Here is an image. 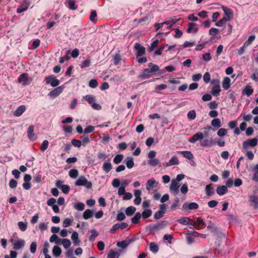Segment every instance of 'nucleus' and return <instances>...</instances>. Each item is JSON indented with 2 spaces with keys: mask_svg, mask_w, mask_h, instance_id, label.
I'll list each match as a JSON object with an SVG mask.
<instances>
[{
  "mask_svg": "<svg viewBox=\"0 0 258 258\" xmlns=\"http://www.w3.org/2000/svg\"><path fill=\"white\" fill-rule=\"evenodd\" d=\"M75 184L77 186H84L88 189L92 188V182L88 181L84 176H80L76 181Z\"/></svg>",
  "mask_w": 258,
  "mask_h": 258,
  "instance_id": "nucleus-1",
  "label": "nucleus"
},
{
  "mask_svg": "<svg viewBox=\"0 0 258 258\" xmlns=\"http://www.w3.org/2000/svg\"><path fill=\"white\" fill-rule=\"evenodd\" d=\"M167 224V221H162L156 224L149 225L148 228L150 232L157 231L164 228Z\"/></svg>",
  "mask_w": 258,
  "mask_h": 258,
  "instance_id": "nucleus-2",
  "label": "nucleus"
},
{
  "mask_svg": "<svg viewBox=\"0 0 258 258\" xmlns=\"http://www.w3.org/2000/svg\"><path fill=\"white\" fill-rule=\"evenodd\" d=\"M32 81V78L28 76V74L23 73L20 75L18 82L19 83H21L23 86H26L29 85Z\"/></svg>",
  "mask_w": 258,
  "mask_h": 258,
  "instance_id": "nucleus-3",
  "label": "nucleus"
},
{
  "mask_svg": "<svg viewBox=\"0 0 258 258\" xmlns=\"http://www.w3.org/2000/svg\"><path fill=\"white\" fill-rule=\"evenodd\" d=\"M85 100L91 105L95 109L100 110L101 106L99 104L95 103V97L92 95H87L83 97Z\"/></svg>",
  "mask_w": 258,
  "mask_h": 258,
  "instance_id": "nucleus-4",
  "label": "nucleus"
},
{
  "mask_svg": "<svg viewBox=\"0 0 258 258\" xmlns=\"http://www.w3.org/2000/svg\"><path fill=\"white\" fill-rule=\"evenodd\" d=\"M258 139L256 138L247 139L243 142L242 147L244 149H246L249 147H254L257 145Z\"/></svg>",
  "mask_w": 258,
  "mask_h": 258,
  "instance_id": "nucleus-5",
  "label": "nucleus"
},
{
  "mask_svg": "<svg viewBox=\"0 0 258 258\" xmlns=\"http://www.w3.org/2000/svg\"><path fill=\"white\" fill-rule=\"evenodd\" d=\"M158 182L154 178L148 179L146 182V189L150 192L154 188H157Z\"/></svg>",
  "mask_w": 258,
  "mask_h": 258,
  "instance_id": "nucleus-6",
  "label": "nucleus"
},
{
  "mask_svg": "<svg viewBox=\"0 0 258 258\" xmlns=\"http://www.w3.org/2000/svg\"><path fill=\"white\" fill-rule=\"evenodd\" d=\"M46 84H50L52 87H56L60 84L59 80L55 78L53 75H50L45 78Z\"/></svg>",
  "mask_w": 258,
  "mask_h": 258,
  "instance_id": "nucleus-7",
  "label": "nucleus"
},
{
  "mask_svg": "<svg viewBox=\"0 0 258 258\" xmlns=\"http://www.w3.org/2000/svg\"><path fill=\"white\" fill-rule=\"evenodd\" d=\"M180 184L175 179L171 180V184L170 185V190L172 193L174 195H176L179 193V187Z\"/></svg>",
  "mask_w": 258,
  "mask_h": 258,
  "instance_id": "nucleus-8",
  "label": "nucleus"
},
{
  "mask_svg": "<svg viewBox=\"0 0 258 258\" xmlns=\"http://www.w3.org/2000/svg\"><path fill=\"white\" fill-rule=\"evenodd\" d=\"M199 205L195 202H185L182 206L183 210H193L199 208Z\"/></svg>",
  "mask_w": 258,
  "mask_h": 258,
  "instance_id": "nucleus-9",
  "label": "nucleus"
},
{
  "mask_svg": "<svg viewBox=\"0 0 258 258\" xmlns=\"http://www.w3.org/2000/svg\"><path fill=\"white\" fill-rule=\"evenodd\" d=\"M136 51V56L139 57L145 53V48L139 43H136L134 46Z\"/></svg>",
  "mask_w": 258,
  "mask_h": 258,
  "instance_id": "nucleus-10",
  "label": "nucleus"
},
{
  "mask_svg": "<svg viewBox=\"0 0 258 258\" xmlns=\"http://www.w3.org/2000/svg\"><path fill=\"white\" fill-rule=\"evenodd\" d=\"M128 224L126 223H117L113 225L111 228L110 232L111 233H114L116 230L120 229H123L127 227Z\"/></svg>",
  "mask_w": 258,
  "mask_h": 258,
  "instance_id": "nucleus-11",
  "label": "nucleus"
},
{
  "mask_svg": "<svg viewBox=\"0 0 258 258\" xmlns=\"http://www.w3.org/2000/svg\"><path fill=\"white\" fill-rule=\"evenodd\" d=\"M64 89V86H59L53 90L51 91L48 95L51 97L54 98L58 96L60 93H62L63 90Z\"/></svg>",
  "mask_w": 258,
  "mask_h": 258,
  "instance_id": "nucleus-12",
  "label": "nucleus"
},
{
  "mask_svg": "<svg viewBox=\"0 0 258 258\" xmlns=\"http://www.w3.org/2000/svg\"><path fill=\"white\" fill-rule=\"evenodd\" d=\"M204 138V134L198 132L195 134L192 137L188 139V141L191 143H195L197 141H201Z\"/></svg>",
  "mask_w": 258,
  "mask_h": 258,
  "instance_id": "nucleus-13",
  "label": "nucleus"
},
{
  "mask_svg": "<svg viewBox=\"0 0 258 258\" xmlns=\"http://www.w3.org/2000/svg\"><path fill=\"white\" fill-rule=\"evenodd\" d=\"M191 225L195 227L197 230H200L202 229V228L200 227V226H204L205 222L201 218L199 217L195 221H194L191 220Z\"/></svg>",
  "mask_w": 258,
  "mask_h": 258,
  "instance_id": "nucleus-14",
  "label": "nucleus"
},
{
  "mask_svg": "<svg viewBox=\"0 0 258 258\" xmlns=\"http://www.w3.org/2000/svg\"><path fill=\"white\" fill-rule=\"evenodd\" d=\"M253 93V89L250 84H247L242 91V94L246 95L247 97L250 96Z\"/></svg>",
  "mask_w": 258,
  "mask_h": 258,
  "instance_id": "nucleus-15",
  "label": "nucleus"
},
{
  "mask_svg": "<svg viewBox=\"0 0 258 258\" xmlns=\"http://www.w3.org/2000/svg\"><path fill=\"white\" fill-rule=\"evenodd\" d=\"M29 4L27 2H24L23 3L21 4L17 8V13L18 14H20L27 11L29 8Z\"/></svg>",
  "mask_w": 258,
  "mask_h": 258,
  "instance_id": "nucleus-16",
  "label": "nucleus"
},
{
  "mask_svg": "<svg viewBox=\"0 0 258 258\" xmlns=\"http://www.w3.org/2000/svg\"><path fill=\"white\" fill-rule=\"evenodd\" d=\"M25 241L24 240L20 239L17 240L13 244V249L15 250H19L24 247Z\"/></svg>",
  "mask_w": 258,
  "mask_h": 258,
  "instance_id": "nucleus-17",
  "label": "nucleus"
},
{
  "mask_svg": "<svg viewBox=\"0 0 258 258\" xmlns=\"http://www.w3.org/2000/svg\"><path fill=\"white\" fill-rule=\"evenodd\" d=\"M152 76V73L149 69L144 70L142 74L139 76V78L142 80H145L150 78Z\"/></svg>",
  "mask_w": 258,
  "mask_h": 258,
  "instance_id": "nucleus-18",
  "label": "nucleus"
},
{
  "mask_svg": "<svg viewBox=\"0 0 258 258\" xmlns=\"http://www.w3.org/2000/svg\"><path fill=\"white\" fill-rule=\"evenodd\" d=\"M199 30V28L197 25L194 23H189L188 24V27L187 29V32L188 33H194L196 34Z\"/></svg>",
  "mask_w": 258,
  "mask_h": 258,
  "instance_id": "nucleus-19",
  "label": "nucleus"
},
{
  "mask_svg": "<svg viewBox=\"0 0 258 258\" xmlns=\"http://www.w3.org/2000/svg\"><path fill=\"white\" fill-rule=\"evenodd\" d=\"M179 164V161L177 157L175 156H172L169 161L166 163L165 166L169 167L172 165H177Z\"/></svg>",
  "mask_w": 258,
  "mask_h": 258,
  "instance_id": "nucleus-20",
  "label": "nucleus"
},
{
  "mask_svg": "<svg viewBox=\"0 0 258 258\" xmlns=\"http://www.w3.org/2000/svg\"><path fill=\"white\" fill-rule=\"evenodd\" d=\"M26 107L25 105H22L19 106L16 110L14 111L13 114L15 116H21L26 110Z\"/></svg>",
  "mask_w": 258,
  "mask_h": 258,
  "instance_id": "nucleus-21",
  "label": "nucleus"
},
{
  "mask_svg": "<svg viewBox=\"0 0 258 258\" xmlns=\"http://www.w3.org/2000/svg\"><path fill=\"white\" fill-rule=\"evenodd\" d=\"M177 153L182 155L184 158L188 160H192L194 158L192 153L189 151H177Z\"/></svg>",
  "mask_w": 258,
  "mask_h": 258,
  "instance_id": "nucleus-22",
  "label": "nucleus"
},
{
  "mask_svg": "<svg viewBox=\"0 0 258 258\" xmlns=\"http://www.w3.org/2000/svg\"><path fill=\"white\" fill-rule=\"evenodd\" d=\"M221 9L224 11L225 17H227L231 19H232L233 13L230 9L224 6H222Z\"/></svg>",
  "mask_w": 258,
  "mask_h": 258,
  "instance_id": "nucleus-23",
  "label": "nucleus"
},
{
  "mask_svg": "<svg viewBox=\"0 0 258 258\" xmlns=\"http://www.w3.org/2000/svg\"><path fill=\"white\" fill-rule=\"evenodd\" d=\"M34 132V126L33 125H30L29 126L28 128V137L29 140L31 141H34L36 139V136L33 133Z\"/></svg>",
  "mask_w": 258,
  "mask_h": 258,
  "instance_id": "nucleus-24",
  "label": "nucleus"
},
{
  "mask_svg": "<svg viewBox=\"0 0 258 258\" xmlns=\"http://www.w3.org/2000/svg\"><path fill=\"white\" fill-rule=\"evenodd\" d=\"M216 191L219 196H223L228 192V188L225 185L219 186Z\"/></svg>",
  "mask_w": 258,
  "mask_h": 258,
  "instance_id": "nucleus-25",
  "label": "nucleus"
},
{
  "mask_svg": "<svg viewBox=\"0 0 258 258\" xmlns=\"http://www.w3.org/2000/svg\"><path fill=\"white\" fill-rule=\"evenodd\" d=\"M177 221L182 225H191V219L188 217H182L179 219H178Z\"/></svg>",
  "mask_w": 258,
  "mask_h": 258,
  "instance_id": "nucleus-26",
  "label": "nucleus"
},
{
  "mask_svg": "<svg viewBox=\"0 0 258 258\" xmlns=\"http://www.w3.org/2000/svg\"><path fill=\"white\" fill-rule=\"evenodd\" d=\"M79 235L78 233L74 231L72 235H71V239L73 242V243L75 245H79L80 243V241L79 239Z\"/></svg>",
  "mask_w": 258,
  "mask_h": 258,
  "instance_id": "nucleus-27",
  "label": "nucleus"
},
{
  "mask_svg": "<svg viewBox=\"0 0 258 258\" xmlns=\"http://www.w3.org/2000/svg\"><path fill=\"white\" fill-rule=\"evenodd\" d=\"M148 164L149 165L152 167H155L156 166H159V167H161V163L160 162V160L158 158H154L148 160Z\"/></svg>",
  "mask_w": 258,
  "mask_h": 258,
  "instance_id": "nucleus-28",
  "label": "nucleus"
},
{
  "mask_svg": "<svg viewBox=\"0 0 258 258\" xmlns=\"http://www.w3.org/2000/svg\"><path fill=\"white\" fill-rule=\"evenodd\" d=\"M221 91L220 86V85H215V86H213L211 91V93L214 96H218L220 92Z\"/></svg>",
  "mask_w": 258,
  "mask_h": 258,
  "instance_id": "nucleus-29",
  "label": "nucleus"
},
{
  "mask_svg": "<svg viewBox=\"0 0 258 258\" xmlns=\"http://www.w3.org/2000/svg\"><path fill=\"white\" fill-rule=\"evenodd\" d=\"M112 166L110 162V160L105 162L103 163L102 169L105 172H109L112 169Z\"/></svg>",
  "mask_w": 258,
  "mask_h": 258,
  "instance_id": "nucleus-30",
  "label": "nucleus"
},
{
  "mask_svg": "<svg viewBox=\"0 0 258 258\" xmlns=\"http://www.w3.org/2000/svg\"><path fill=\"white\" fill-rule=\"evenodd\" d=\"M206 194L207 196L210 197L214 194V189L212 184H208L205 187Z\"/></svg>",
  "mask_w": 258,
  "mask_h": 258,
  "instance_id": "nucleus-31",
  "label": "nucleus"
},
{
  "mask_svg": "<svg viewBox=\"0 0 258 258\" xmlns=\"http://www.w3.org/2000/svg\"><path fill=\"white\" fill-rule=\"evenodd\" d=\"M125 163L126 167L131 169L134 166V159L132 157H127L125 158Z\"/></svg>",
  "mask_w": 258,
  "mask_h": 258,
  "instance_id": "nucleus-32",
  "label": "nucleus"
},
{
  "mask_svg": "<svg viewBox=\"0 0 258 258\" xmlns=\"http://www.w3.org/2000/svg\"><path fill=\"white\" fill-rule=\"evenodd\" d=\"M231 80L229 78L225 77L222 82V87L224 90H227L230 88Z\"/></svg>",
  "mask_w": 258,
  "mask_h": 258,
  "instance_id": "nucleus-33",
  "label": "nucleus"
},
{
  "mask_svg": "<svg viewBox=\"0 0 258 258\" xmlns=\"http://www.w3.org/2000/svg\"><path fill=\"white\" fill-rule=\"evenodd\" d=\"M249 201L254 205V208L256 209L258 207V196L251 195L249 196Z\"/></svg>",
  "mask_w": 258,
  "mask_h": 258,
  "instance_id": "nucleus-34",
  "label": "nucleus"
},
{
  "mask_svg": "<svg viewBox=\"0 0 258 258\" xmlns=\"http://www.w3.org/2000/svg\"><path fill=\"white\" fill-rule=\"evenodd\" d=\"M121 55L119 53H116L113 57L112 61L114 65H118L121 61Z\"/></svg>",
  "mask_w": 258,
  "mask_h": 258,
  "instance_id": "nucleus-35",
  "label": "nucleus"
},
{
  "mask_svg": "<svg viewBox=\"0 0 258 258\" xmlns=\"http://www.w3.org/2000/svg\"><path fill=\"white\" fill-rule=\"evenodd\" d=\"M62 252L61 248L58 246H54L52 249V253L54 256H59Z\"/></svg>",
  "mask_w": 258,
  "mask_h": 258,
  "instance_id": "nucleus-36",
  "label": "nucleus"
},
{
  "mask_svg": "<svg viewBox=\"0 0 258 258\" xmlns=\"http://www.w3.org/2000/svg\"><path fill=\"white\" fill-rule=\"evenodd\" d=\"M231 20V19L227 17H224L222 19H221L219 21L217 22L215 24V25L218 27H221L226 22L229 21Z\"/></svg>",
  "mask_w": 258,
  "mask_h": 258,
  "instance_id": "nucleus-37",
  "label": "nucleus"
},
{
  "mask_svg": "<svg viewBox=\"0 0 258 258\" xmlns=\"http://www.w3.org/2000/svg\"><path fill=\"white\" fill-rule=\"evenodd\" d=\"M231 20V19L227 17H224L222 19H221L219 21L217 22L215 24V25L218 27H221L226 22L229 21Z\"/></svg>",
  "mask_w": 258,
  "mask_h": 258,
  "instance_id": "nucleus-38",
  "label": "nucleus"
},
{
  "mask_svg": "<svg viewBox=\"0 0 258 258\" xmlns=\"http://www.w3.org/2000/svg\"><path fill=\"white\" fill-rule=\"evenodd\" d=\"M142 215L140 213H137L131 219L132 222L133 224H138L140 221Z\"/></svg>",
  "mask_w": 258,
  "mask_h": 258,
  "instance_id": "nucleus-39",
  "label": "nucleus"
},
{
  "mask_svg": "<svg viewBox=\"0 0 258 258\" xmlns=\"http://www.w3.org/2000/svg\"><path fill=\"white\" fill-rule=\"evenodd\" d=\"M136 208L133 206H130L125 210V214L128 216H131L134 214Z\"/></svg>",
  "mask_w": 258,
  "mask_h": 258,
  "instance_id": "nucleus-40",
  "label": "nucleus"
},
{
  "mask_svg": "<svg viewBox=\"0 0 258 258\" xmlns=\"http://www.w3.org/2000/svg\"><path fill=\"white\" fill-rule=\"evenodd\" d=\"M93 212L90 209H87L83 213V217L84 219H88L92 217Z\"/></svg>",
  "mask_w": 258,
  "mask_h": 258,
  "instance_id": "nucleus-41",
  "label": "nucleus"
},
{
  "mask_svg": "<svg viewBox=\"0 0 258 258\" xmlns=\"http://www.w3.org/2000/svg\"><path fill=\"white\" fill-rule=\"evenodd\" d=\"M141 215H142L143 219H147L151 216L152 211L149 209H146L142 212Z\"/></svg>",
  "mask_w": 258,
  "mask_h": 258,
  "instance_id": "nucleus-42",
  "label": "nucleus"
},
{
  "mask_svg": "<svg viewBox=\"0 0 258 258\" xmlns=\"http://www.w3.org/2000/svg\"><path fill=\"white\" fill-rule=\"evenodd\" d=\"M69 176L72 178H76L79 175V171L77 169H72L69 172Z\"/></svg>",
  "mask_w": 258,
  "mask_h": 258,
  "instance_id": "nucleus-43",
  "label": "nucleus"
},
{
  "mask_svg": "<svg viewBox=\"0 0 258 258\" xmlns=\"http://www.w3.org/2000/svg\"><path fill=\"white\" fill-rule=\"evenodd\" d=\"M150 250L153 253H157L159 251V247L155 242H151L150 244Z\"/></svg>",
  "mask_w": 258,
  "mask_h": 258,
  "instance_id": "nucleus-44",
  "label": "nucleus"
},
{
  "mask_svg": "<svg viewBox=\"0 0 258 258\" xmlns=\"http://www.w3.org/2000/svg\"><path fill=\"white\" fill-rule=\"evenodd\" d=\"M74 208L78 211H82L85 208V205L82 202H78L74 205Z\"/></svg>",
  "mask_w": 258,
  "mask_h": 258,
  "instance_id": "nucleus-45",
  "label": "nucleus"
},
{
  "mask_svg": "<svg viewBox=\"0 0 258 258\" xmlns=\"http://www.w3.org/2000/svg\"><path fill=\"white\" fill-rule=\"evenodd\" d=\"M123 158V156L122 154H117L113 158V162L115 164L120 163Z\"/></svg>",
  "mask_w": 258,
  "mask_h": 258,
  "instance_id": "nucleus-46",
  "label": "nucleus"
},
{
  "mask_svg": "<svg viewBox=\"0 0 258 258\" xmlns=\"http://www.w3.org/2000/svg\"><path fill=\"white\" fill-rule=\"evenodd\" d=\"M90 232H91V234L89 236V240L90 241H93L95 240V238L98 236V233L95 229L91 230L90 231Z\"/></svg>",
  "mask_w": 258,
  "mask_h": 258,
  "instance_id": "nucleus-47",
  "label": "nucleus"
},
{
  "mask_svg": "<svg viewBox=\"0 0 258 258\" xmlns=\"http://www.w3.org/2000/svg\"><path fill=\"white\" fill-rule=\"evenodd\" d=\"M67 6L71 10H75L76 9L75 7V2L74 0H68L66 2Z\"/></svg>",
  "mask_w": 258,
  "mask_h": 258,
  "instance_id": "nucleus-48",
  "label": "nucleus"
},
{
  "mask_svg": "<svg viewBox=\"0 0 258 258\" xmlns=\"http://www.w3.org/2000/svg\"><path fill=\"white\" fill-rule=\"evenodd\" d=\"M61 244L66 249H68L71 245V242L69 239L64 238L62 239Z\"/></svg>",
  "mask_w": 258,
  "mask_h": 258,
  "instance_id": "nucleus-49",
  "label": "nucleus"
},
{
  "mask_svg": "<svg viewBox=\"0 0 258 258\" xmlns=\"http://www.w3.org/2000/svg\"><path fill=\"white\" fill-rule=\"evenodd\" d=\"M201 145L203 147H211L214 145L212 141H209L208 139H205L201 142Z\"/></svg>",
  "mask_w": 258,
  "mask_h": 258,
  "instance_id": "nucleus-50",
  "label": "nucleus"
},
{
  "mask_svg": "<svg viewBox=\"0 0 258 258\" xmlns=\"http://www.w3.org/2000/svg\"><path fill=\"white\" fill-rule=\"evenodd\" d=\"M211 125L214 127H219L221 126V121L219 118H215L211 121Z\"/></svg>",
  "mask_w": 258,
  "mask_h": 258,
  "instance_id": "nucleus-51",
  "label": "nucleus"
},
{
  "mask_svg": "<svg viewBox=\"0 0 258 258\" xmlns=\"http://www.w3.org/2000/svg\"><path fill=\"white\" fill-rule=\"evenodd\" d=\"M73 222V219L66 218L63 221L62 226L64 228L68 227L72 224Z\"/></svg>",
  "mask_w": 258,
  "mask_h": 258,
  "instance_id": "nucleus-52",
  "label": "nucleus"
},
{
  "mask_svg": "<svg viewBox=\"0 0 258 258\" xmlns=\"http://www.w3.org/2000/svg\"><path fill=\"white\" fill-rule=\"evenodd\" d=\"M91 64V60L90 58H87L82 62L80 67L81 68H85L89 67Z\"/></svg>",
  "mask_w": 258,
  "mask_h": 258,
  "instance_id": "nucleus-53",
  "label": "nucleus"
},
{
  "mask_svg": "<svg viewBox=\"0 0 258 258\" xmlns=\"http://www.w3.org/2000/svg\"><path fill=\"white\" fill-rule=\"evenodd\" d=\"M255 36L254 35H251L249 37L248 40L246 41L244 43V47H247L249 45L251 44V43L254 41L255 39Z\"/></svg>",
  "mask_w": 258,
  "mask_h": 258,
  "instance_id": "nucleus-54",
  "label": "nucleus"
},
{
  "mask_svg": "<svg viewBox=\"0 0 258 258\" xmlns=\"http://www.w3.org/2000/svg\"><path fill=\"white\" fill-rule=\"evenodd\" d=\"M18 225L20 229L22 231H25L27 228V223L22 221L19 222L18 223Z\"/></svg>",
  "mask_w": 258,
  "mask_h": 258,
  "instance_id": "nucleus-55",
  "label": "nucleus"
},
{
  "mask_svg": "<svg viewBox=\"0 0 258 258\" xmlns=\"http://www.w3.org/2000/svg\"><path fill=\"white\" fill-rule=\"evenodd\" d=\"M253 171L254 172L252 179L254 181H258V164L255 166L253 169Z\"/></svg>",
  "mask_w": 258,
  "mask_h": 258,
  "instance_id": "nucleus-56",
  "label": "nucleus"
},
{
  "mask_svg": "<svg viewBox=\"0 0 258 258\" xmlns=\"http://www.w3.org/2000/svg\"><path fill=\"white\" fill-rule=\"evenodd\" d=\"M187 117L190 119H194L196 117V112L195 110L189 111L187 113Z\"/></svg>",
  "mask_w": 258,
  "mask_h": 258,
  "instance_id": "nucleus-57",
  "label": "nucleus"
},
{
  "mask_svg": "<svg viewBox=\"0 0 258 258\" xmlns=\"http://www.w3.org/2000/svg\"><path fill=\"white\" fill-rule=\"evenodd\" d=\"M81 139L82 140V141H81L82 144L84 146H85L90 141V140L89 138L88 137V136H82L81 137Z\"/></svg>",
  "mask_w": 258,
  "mask_h": 258,
  "instance_id": "nucleus-58",
  "label": "nucleus"
},
{
  "mask_svg": "<svg viewBox=\"0 0 258 258\" xmlns=\"http://www.w3.org/2000/svg\"><path fill=\"white\" fill-rule=\"evenodd\" d=\"M119 255L118 252L114 251H110L108 254L107 258H118Z\"/></svg>",
  "mask_w": 258,
  "mask_h": 258,
  "instance_id": "nucleus-59",
  "label": "nucleus"
},
{
  "mask_svg": "<svg viewBox=\"0 0 258 258\" xmlns=\"http://www.w3.org/2000/svg\"><path fill=\"white\" fill-rule=\"evenodd\" d=\"M48 145H49V142L47 140L43 141L41 144V146L40 147V150L42 151H44L45 150H46L47 149V148L48 147Z\"/></svg>",
  "mask_w": 258,
  "mask_h": 258,
  "instance_id": "nucleus-60",
  "label": "nucleus"
},
{
  "mask_svg": "<svg viewBox=\"0 0 258 258\" xmlns=\"http://www.w3.org/2000/svg\"><path fill=\"white\" fill-rule=\"evenodd\" d=\"M227 133V130H226L225 128H221L218 130V131L217 132V135L218 136L221 137H223V136H225L226 135Z\"/></svg>",
  "mask_w": 258,
  "mask_h": 258,
  "instance_id": "nucleus-61",
  "label": "nucleus"
},
{
  "mask_svg": "<svg viewBox=\"0 0 258 258\" xmlns=\"http://www.w3.org/2000/svg\"><path fill=\"white\" fill-rule=\"evenodd\" d=\"M98 82L95 79H92L90 81L89 86L92 88H95L98 86Z\"/></svg>",
  "mask_w": 258,
  "mask_h": 258,
  "instance_id": "nucleus-62",
  "label": "nucleus"
},
{
  "mask_svg": "<svg viewBox=\"0 0 258 258\" xmlns=\"http://www.w3.org/2000/svg\"><path fill=\"white\" fill-rule=\"evenodd\" d=\"M203 80L204 82L208 84L210 82L211 80V76L209 72H206L203 76Z\"/></svg>",
  "mask_w": 258,
  "mask_h": 258,
  "instance_id": "nucleus-63",
  "label": "nucleus"
},
{
  "mask_svg": "<svg viewBox=\"0 0 258 258\" xmlns=\"http://www.w3.org/2000/svg\"><path fill=\"white\" fill-rule=\"evenodd\" d=\"M164 214V212L158 211L154 214V218L156 220L159 219L163 216Z\"/></svg>",
  "mask_w": 258,
  "mask_h": 258,
  "instance_id": "nucleus-64",
  "label": "nucleus"
}]
</instances>
